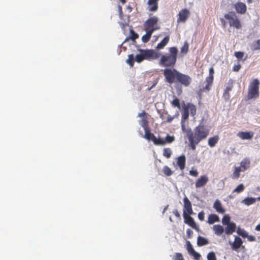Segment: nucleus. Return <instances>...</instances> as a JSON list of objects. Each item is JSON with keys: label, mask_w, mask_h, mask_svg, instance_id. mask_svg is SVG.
<instances>
[{"label": "nucleus", "mask_w": 260, "mask_h": 260, "mask_svg": "<svg viewBox=\"0 0 260 260\" xmlns=\"http://www.w3.org/2000/svg\"><path fill=\"white\" fill-rule=\"evenodd\" d=\"M163 74L166 81L171 84L178 83L184 87H188L192 82V79L189 76L181 73L174 68L165 69Z\"/></svg>", "instance_id": "obj_1"}, {"label": "nucleus", "mask_w": 260, "mask_h": 260, "mask_svg": "<svg viewBox=\"0 0 260 260\" xmlns=\"http://www.w3.org/2000/svg\"><path fill=\"white\" fill-rule=\"evenodd\" d=\"M209 134V129L206 126L201 124L196 126L193 131L189 130L188 139L190 148L194 150L197 145L201 141L206 139Z\"/></svg>", "instance_id": "obj_2"}, {"label": "nucleus", "mask_w": 260, "mask_h": 260, "mask_svg": "<svg viewBox=\"0 0 260 260\" xmlns=\"http://www.w3.org/2000/svg\"><path fill=\"white\" fill-rule=\"evenodd\" d=\"M178 52V49L176 47L169 48V53L161 56L159 64L166 68L173 69L176 63Z\"/></svg>", "instance_id": "obj_3"}, {"label": "nucleus", "mask_w": 260, "mask_h": 260, "mask_svg": "<svg viewBox=\"0 0 260 260\" xmlns=\"http://www.w3.org/2000/svg\"><path fill=\"white\" fill-rule=\"evenodd\" d=\"M183 111L181 113L182 120L185 121L188 118L189 112L192 116H194L196 114V107L195 105L191 103L185 104L183 102L182 105Z\"/></svg>", "instance_id": "obj_4"}, {"label": "nucleus", "mask_w": 260, "mask_h": 260, "mask_svg": "<svg viewBox=\"0 0 260 260\" xmlns=\"http://www.w3.org/2000/svg\"><path fill=\"white\" fill-rule=\"evenodd\" d=\"M224 17L228 21L231 27H233L238 29L241 28V22L234 12H229L228 13L224 14Z\"/></svg>", "instance_id": "obj_5"}, {"label": "nucleus", "mask_w": 260, "mask_h": 260, "mask_svg": "<svg viewBox=\"0 0 260 260\" xmlns=\"http://www.w3.org/2000/svg\"><path fill=\"white\" fill-rule=\"evenodd\" d=\"M259 82L257 79H253L249 84L248 89V99H255L259 96Z\"/></svg>", "instance_id": "obj_6"}, {"label": "nucleus", "mask_w": 260, "mask_h": 260, "mask_svg": "<svg viewBox=\"0 0 260 260\" xmlns=\"http://www.w3.org/2000/svg\"><path fill=\"white\" fill-rule=\"evenodd\" d=\"M158 22V18L156 16H153L148 18L144 23V28L145 30H150L154 29V31L160 29V26L157 24Z\"/></svg>", "instance_id": "obj_7"}, {"label": "nucleus", "mask_w": 260, "mask_h": 260, "mask_svg": "<svg viewBox=\"0 0 260 260\" xmlns=\"http://www.w3.org/2000/svg\"><path fill=\"white\" fill-rule=\"evenodd\" d=\"M139 51L142 53L144 60H154L158 58L160 56L159 53L152 49H140Z\"/></svg>", "instance_id": "obj_8"}, {"label": "nucleus", "mask_w": 260, "mask_h": 260, "mask_svg": "<svg viewBox=\"0 0 260 260\" xmlns=\"http://www.w3.org/2000/svg\"><path fill=\"white\" fill-rule=\"evenodd\" d=\"M145 134L143 136V137L147 140L148 141H152L154 144L155 145H158V144H161L162 142L159 141V138H157L155 136L151 133L149 128L144 129Z\"/></svg>", "instance_id": "obj_9"}, {"label": "nucleus", "mask_w": 260, "mask_h": 260, "mask_svg": "<svg viewBox=\"0 0 260 260\" xmlns=\"http://www.w3.org/2000/svg\"><path fill=\"white\" fill-rule=\"evenodd\" d=\"M190 15V12L187 9H184L181 10L178 14L177 22H185Z\"/></svg>", "instance_id": "obj_10"}, {"label": "nucleus", "mask_w": 260, "mask_h": 260, "mask_svg": "<svg viewBox=\"0 0 260 260\" xmlns=\"http://www.w3.org/2000/svg\"><path fill=\"white\" fill-rule=\"evenodd\" d=\"M183 218L184 222L195 230H198L199 227L197 225L192 217L185 212H183Z\"/></svg>", "instance_id": "obj_11"}, {"label": "nucleus", "mask_w": 260, "mask_h": 260, "mask_svg": "<svg viewBox=\"0 0 260 260\" xmlns=\"http://www.w3.org/2000/svg\"><path fill=\"white\" fill-rule=\"evenodd\" d=\"M209 179L208 177L206 175L201 176L200 178H199L195 184V186L196 188H201L204 186L208 182Z\"/></svg>", "instance_id": "obj_12"}, {"label": "nucleus", "mask_w": 260, "mask_h": 260, "mask_svg": "<svg viewBox=\"0 0 260 260\" xmlns=\"http://www.w3.org/2000/svg\"><path fill=\"white\" fill-rule=\"evenodd\" d=\"M184 202V212L187 214L190 215L193 213L191 204L187 197H185L183 199Z\"/></svg>", "instance_id": "obj_13"}, {"label": "nucleus", "mask_w": 260, "mask_h": 260, "mask_svg": "<svg viewBox=\"0 0 260 260\" xmlns=\"http://www.w3.org/2000/svg\"><path fill=\"white\" fill-rule=\"evenodd\" d=\"M233 80L230 79L226 84L225 89L224 90L223 95L226 99H229L230 98V91H231L233 88Z\"/></svg>", "instance_id": "obj_14"}, {"label": "nucleus", "mask_w": 260, "mask_h": 260, "mask_svg": "<svg viewBox=\"0 0 260 260\" xmlns=\"http://www.w3.org/2000/svg\"><path fill=\"white\" fill-rule=\"evenodd\" d=\"M234 8L236 12L241 14L245 13L247 10V7L246 5L242 2H238L235 4Z\"/></svg>", "instance_id": "obj_15"}, {"label": "nucleus", "mask_w": 260, "mask_h": 260, "mask_svg": "<svg viewBox=\"0 0 260 260\" xmlns=\"http://www.w3.org/2000/svg\"><path fill=\"white\" fill-rule=\"evenodd\" d=\"M159 0H148V10L149 12H156L158 9V3Z\"/></svg>", "instance_id": "obj_16"}, {"label": "nucleus", "mask_w": 260, "mask_h": 260, "mask_svg": "<svg viewBox=\"0 0 260 260\" xmlns=\"http://www.w3.org/2000/svg\"><path fill=\"white\" fill-rule=\"evenodd\" d=\"M254 134L252 132H239L237 134L238 136L242 140H250L253 137Z\"/></svg>", "instance_id": "obj_17"}, {"label": "nucleus", "mask_w": 260, "mask_h": 260, "mask_svg": "<svg viewBox=\"0 0 260 260\" xmlns=\"http://www.w3.org/2000/svg\"><path fill=\"white\" fill-rule=\"evenodd\" d=\"M226 226L224 229L225 234L228 235H232L236 230V224L235 222H232L231 223L226 224Z\"/></svg>", "instance_id": "obj_18"}, {"label": "nucleus", "mask_w": 260, "mask_h": 260, "mask_svg": "<svg viewBox=\"0 0 260 260\" xmlns=\"http://www.w3.org/2000/svg\"><path fill=\"white\" fill-rule=\"evenodd\" d=\"M186 158L184 155H180L177 158V165L181 170L184 169L185 167Z\"/></svg>", "instance_id": "obj_19"}, {"label": "nucleus", "mask_w": 260, "mask_h": 260, "mask_svg": "<svg viewBox=\"0 0 260 260\" xmlns=\"http://www.w3.org/2000/svg\"><path fill=\"white\" fill-rule=\"evenodd\" d=\"M250 165V161L249 158H244L240 163V166L239 167L242 172H244L246 170L249 168Z\"/></svg>", "instance_id": "obj_20"}, {"label": "nucleus", "mask_w": 260, "mask_h": 260, "mask_svg": "<svg viewBox=\"0 0 260 260\" xmlns=\"http://www.w3.org/2000/svg\"><path fill=\"white\" fill-rule=\"evenodd\" d=\"M213 208L219 213L223 214L225 211V210L222 207L220 201L218 200H216L214 202Z\"/></svg>", "instance_id": "obj_21"}, {"label": "nucleus", "mask_w": 260, "mask_h": 260, "mask_svg": "<svg viewBox=\"0 0 260 260\" xmlns=\"http://www.w3.org/2000/svg\"><path fill=\"white\" fill-rule=\"evenodd\" d=\"M175 140V137L172 136H170L169 135H167L165 139H163L162 138H159V141L162 142L161 144H158L159 146L165 145L167 143H171L174 142Z\"/></svg>", "instance_id": "obj_22"}, {"label": "nucleus", "mask_w": 260, "mask_h": 260, "mask_svg": "<svg viewBox=\"0 0 260 260\" xmlns=\"http://www.w3.org/2000/svg\"><path fill=\"white\" fill-rule=\"evenodd\" d=\"M212 228L214 234L218 236H221L224 232L223 227L220 224L214 225Z\"/></svg>", "instance_id": "obj_23"}, {"label": "nucleus", "mask_w": 260, "mask_h": 260, "mask_svg": "<svg viewBox=\"0 0 260 260\" xmlns=\"http://www.w3.org/2000/svg\"><path fill=\"white\" fill-rule=\"evenodd\" d=\"M242 243L243 242L241 239L238 236H236L235 238L234 242L232 245V249L234 250L238 249L241 247Z\"/></svg>", "instance_id": "obj_24"}, {"label": "nucleus", "mask_w": 260, "mask_h": 260, "mask_svg": "<svg viewBox=\"0 0 260 260\" xmlns=\"http://www.w3.org/2000/svg\"><path fill=\"white\" fill-rule=\"evenodd\" d=\"M169 40H170V36H166L164 38V39L160 43H159L157 44L156 48L158 50L164 48L165 47V46L168 43Z\"/></svg>", "instance_id": "obj_25"}, {"label": "nucleus", "mask_w": 260, "mask_h": 260, "mask_svg": "<svg viewBox=\"0 0 260 260\" xmlns=\"http://www.w3.org/2000/svg\"><path fill=\"white\" fill-rule=\"evenodd\" d=\"M145 31H146V34L143 35L142 37V41L143 43H147L150 40V39L151 37V36H152L153 32H154V29H151V30H150L149 31V30H145Z\"/></svg>", "instance_id": "obj_26"}, {"label": "nucleus", "mask_w": 260, "mask_h": 260, "mask_svg": "<svg viewBox=\"0 0 260 260\" xmlns=\"http://www.w3.org/2000/svg\"><path fill=\"white\" fill-rule=\"evenodd\" d=\"M218 221H219V218L216 214H212L209 215L207 222L209 224H212Z\"/></svg>", "instance_id": "obj_27"}, {"label": "nucleus", "mask_w": 260, "mask_h": 260, "mask_svg": "<svg viewBox=\"0 0 260 260\" xmlns=\"http://www.w3.org/2000/svg\"><path fill=\"white\" fill-rule=\"evenodd\" d=\"M209 243L208 240L202 236H199L197 239V245L199 246H203Z\"/></svg>", "instance_id": "obj_28"}, {"label": "nucleus", "mask_w": 260, "mask_h": 260, "mask_svg": "<svg viewBox=\"0 0 260 260\" xmlns=\"http://www.w3.org/2000/svg\"><path fill=\"white\" fill-rule=\"evenodd\" d=\"M219 140V137L218 136H215L213 137L210 138L208 140V145L211 147H214L217 143Z\"/></svg>", "instance_id": "obj_29"}, {"label": "nucleus", "mask_w": 260, "mask_h": 260, "mask_svg": "<svg viewBox=\"0 0 260 260\" xmlns=\"http://www.w3.org/2000/svg\"><path fill=\"white\" fill-rule=\"evenodd\" d=\"M214 77L212 76H208L206 79V82H207V84L204 88V89L207 90H209L210 89V87L213 82Z\"/></svg>", "instance_id": "obj_30"}, {"label": "nucleus", "mask_w": 260, "mask_h": 260, "mask_svg": "<svg viewBox=\"0 0 260 260\" xmlns=\"http://www.w3.org/2000/svg\"><path fill=\"white\" fill-rule=\"evenodd\" d=\"M256 199L254 198L247 197L242 201V203L246 205L249 206L255 202Z\"/></svg>", "instance_id": "obj_31"}, {"label": "nucleus", "mask_w": 260, "mask_h": 260, "mask_svg": "<svg viewBox=\"0 0 260 260\" xmlns=\"http://www.w3.org/2000/svg\"><path fill=\"white\" fill-rule=\"evenodd\" d=\"M242 171V170L239 167H235V171L232 175L233 179H238L240 177V173Z\"/></svg>", "instance_id": "obj_32"}, {"label": "nucleus", "mask_w": 260, "mask_h": 260, "mask_svg": "<svg viewBox=\"0 0 260 260\" xmlns=\"http://www.w3.org/2000/svg\"><path fill=\"white\" fill-rule=\"evenodd\" d=\"M126 63L128 64L131 67H133L135 62L134 56L133 54L128 55V59L126 61Z\"/></svg>", "instance_id": "obj_33"}, {"label": "nucleus", "mask_w": 260, "mask_h": 260, "mask_svg": "<svg viewBox=\"0 0 260 260\" xmlns=\"http://www.w3.org/2000/svg\"><path fill=\"white\" fill-rule=\"evenodd\" d=\"M162 171L164 174L167 176H170L173 174V171L167 166H165L162 169Z\"/></svg>", "instance_id": "obj_34"}, {"label": "nucleus", "mask_w": 260, "mask_h": 260, "mask_svg": "<svg viewBox=\"0 0 260 260\" xmlns=\"http://www.w3.org/2000/svg\"><path fill=\"white\" fill-rule=\"evenodd\" d=\"M147 117H143L140 122V124L143 127L144 129L148 128Z\"/></svg>", "instance_id": "obj_35"}, {"label": "nucleus", "mask_w": 260, "mask_h": 260, "mask_svg": "<svg viewBox=\"0 0 260 260\" xmlns=\"http://www.w3.org/2000/svg\"><path fill=\"white\" fill-rule=\"evenodd\" d=\"M172 153V150L169 148H166L163 150V155L167 158H169L171 157Z\"/></svg>", "instance_id": "obj_36"}, {"label": "nucleus", "mask_w": 260, "mask_h": 260, "mask_svg": "<svg viewBox=\"0 0 260 260\" xmlns=\"http://www.w3.org/2000/svg\"><path fill=\"white\" fill-rule=\"evenodd\" d=\"M171 104L174 107H177L178 109H181L179 100L176 96H175V98L171 102Z\"/></svg>", "instance_id": "obj_37"}, {"label": "nucleus", "mask_w": 260, "mask_h": 260, "mask_svg": "<svg viewBox=\"0 0 260 260\" xmlns=\"http://www.w3.org/2000/svg\"><path fill=\"white\" fill-rule=\"evenodd\" d=\"M139 38V35L136 33L133 29L130 30V36L129 39L133 41H135L136 39Z\"/></svg>", "instance_id": "obj_38"}, {"label": "nucleus", "mask_w": 260, "mask_h": 260, "mask_svg": "<svg viewBox=\"0 0 260 260\" xmlns=\"http://www.w3.org/2000/svg\"><path fill=\"white\" fill-rule=\"evenodd\" d=\"M245 189L244 185L243 184H240L234 190L233 192L240 193L242 192Z\"/></svg>", "instance_id": "obj_39"}, {"label": "nucleus", "mask_w": 260, "mask_h": 260, "mask_svg": "<svg viewBox=\"0 0 260 260\" xmlns=\"http://www.w3.org/2000/svg\"><path fill=\"white\" fill-rule=\"evenodd\" d=\"M231 218L229 215H225L222 219V223L223 225H226L231 223L230 221Z\"/></svg>", "instance_id": "obj_40"}, {"label": "nucleus", "mask_w": 260, "mask_h": 260, "mask_svg": "<svg viewBox=\"0 0 260 260\" xmlns=\"http://www.w3.org/2000/svg\"><path fill=\"white\" fill-rule=\"evenodd\" d=\"M188 51V44L187 42L184 43L183 46L181 48V53L183 54H186Z\"/></svg>", "instance_id": "obj_41"}, {"label": "nucleus", "mask_w": 260, "mask_h": 260, "mask_svg": "<svg viewBox=\"0 0 260 260\" xmlns=\"http://www.w3.org/2000/svg\"><path fill=\"white\" fill-rule=\"evenodd\" d=\"M237 233L243 238L248 237V233L244 229L239 228L237 230Z\"/></svg>", "instance_id": "obj_42"}, {"label": "nucleus", "mask_w": 260, "mask_h": 260, "mask_svg": "<svg viewBox=\"0 0 260 260\" xmlns=\"http://www.w3.org/2000/svg\"><path fill=\"white\" fill-rule=\"evenodd\" d=\"M253 50H260V39L257 40L254 43L252 44Z\"/></svg>", "instance_id": "obj_43"}, {"label": "nucleus", "mask_w": 260, "mask_h": 260, "mask_svg": "<svg viewBox=\"0 0 260 260\" xmlns=\"http://www.w3.org/2000/svg\"><path fill=\"white\" fill-rule=\"evenodd\" d=\"M208 260H217L215 254L214 252H210L207 255Z\"/></svg>", "instance_id": "obj_44"}, {"label": "nucleus", "mask_w": 260, "mask_h": 260, "mask_svg": "<svg viewBox=\"0 0 260 260\" xmlns=\"http://www.w3.org/2000/svg\"><path fill=\"white\" fill-rule=\"evenodd\" d=\"M135 60L138 63H140L144 60V58H143L142 54L140 52V54H137L135 57Z\"/></svg>", "instance_id": "obj_45"}, {"label": "nucleus", "mask_w": 260, "mask_h": 260, "mask_svg": "<svg viewBox=\"0 0 260 260\" xmlns=\"http://www.w3.org/2000/svg\"><path fill=\"white\" fill-rule=\"evenodd\" d=\"M173 259L174 260H184L183 255L181 253H176Z\"/></svg>", "instance_id": "obj_46"}, {"label": "nucleus", "mask_w": 260, "mask_h": 260, "mask_svg": "<svg viewBox=\"0 0 260 260\" xmlns=\"http://www.w3.org/2000/svg\"><path fill=\"white\" fill-rule=\"evenodd\" d=\"M244 52L241 51H238L235 52V56L236 57V58L238 59H242L244 56Z\"/></svg>", "instance_id": "obj_47"}, {"label": "nucleus", "mask_w": 260, "mask_h": 260, "mask_svg": "<svg viewBox=\"0 0 260 260\" xmlns=\"http://www.w3.org/2000/svg\"><path fill=\"white\" fill-rule=\"evenodd\" d=\"M187 249L190 254L194 251L192 245L189 241H187Z\"/></svg>", "instance_id": "obj_48"}, {"label": "nucleus", "mask_w": 260, "mask_h": 260, "mask_svg": "<svg viewBox=\"0 0 260 260\" xmlns=\"http://www.w3.org/2000/svg\"><path fill=\"white\" fill-rule=\"evenodd\" d=\"M190 255H192L194 259H196V260H199L200 259V257H201V255L198 253L197 252H196L195 250L192 252Z\"/></svg>", "instance_id": "obj_49"}, {"label": "nucleus", "mask_w": 260, "mask_h": 260, "mask_svg": "<svg viewBox=\"0 0 260 260\" xmlns=\"http://www.w3.org/2000/svg\"><path fill=\"white\" fill-rule=\"evenodd\" d=\"M181 127H182V130L183 132L184 133H186V136L188 138V132L189 130H191V128L186 129L182 121Z\"/></svg>", "instance_id": "obj_50"}, {"label": "nucleus", "mask_w": 260, "mask_h": 260, "mask_svg": "<svg viewBox=\"0 0 260 260\" xmlns=\"http://www.w3.org/2000/svg\"><path fill=\"white\" fill-rule=\"evenodd\" d=\"M204 217H205V213L203 211H202L199 213L198 218L200 220L203 221L204 220Z\"/></svg>", "instance_id": "obj_51"}, {"label": "nucleus", "mask_w": 260, "mask_h": 260, "mask_svg": "<svg viewBox=\"0 0 260 260\" xmlns=\"http://www.w3.org/2000/svg\"><path fill=\"white\" fill-rule=\"evenodd\" d=\"M186 234L188 238H191L193 235V232L191 230L188 229L186 230Z\"/></svg>", "instance_id": "obj_52"}, {"label": "nucleus", "mask_w": 260, "mask_h": 260, "mask_svg": "<svg viewBox=\"0 0 260 260\" xmlns=\"http://www.w3.org/2000/svg\"><path fill=\"white\" fill-rule=\"evenodd\" d=\"M198 172L197 171V170H190L189 171V174L192 176H194V177H197L198 176Z\"/></svg>", "instance_id": "obj_53"}, {"label": "nucleus", "mask_w": 260, "mask_h": 260, "mask_svg": "<svg viewBox=\"0 0 260 260\" xmlns=\"http://www.w3.org/2000/svg\"><path fill=\"white\" fill-rule=\"evenodd\" d=\"M241 68V66L240 64L235 65L233 67V70L235 72H238L240 70Z\"/></svg>", "instance_id": "obj_54"}, {"label": "nucleus", "mask_w": 260, "mask_h": 260, "mask_svg": "<svg viewBox=\"0 0 260 260\" xmlns=\"http://www.w3.org/2000/svg\"><path fill=\"white\" fill-rule=\"evenodd\" d=\"M173 213L174 214V215L177 217L178 218V219H180L181 217H180V215L179 213V212L178 211V210L177 209H174L173 211Z\"/></svg>", "instance_id": "obj_55"}, {"label": "nucleus", "mask_w": 260, "mask_h": 260, "mask_svg": "<svg viewBox=\"0 0 260 260\" xmlns=\"http://www.w3.org/2000/svg\"><path fill=\"white\" fill-rule=\"evenodd\" d=\"M246 238H247L248 240L250 242H253L255 241V237L254 236H249L248 235V237H246Z\"/></svg>", "instance_id": "obj_56"}, {"label": "nucleus", "mask_w": 260, "mask_h": 260, "mask_svg": "<svg viewBox=\"0 0 260 260\" xmlns=\"http://www.w3.org/2000/svg\"><path fill=\"white\" fill-rule=\"evenodd\" d=\"M138 116L142 117H147V113L145 111H143L142 112L139 113Z\"/></svg>", "instance_id": "obj_57"}, {"label": "nucleus", "mask_w": 260, "mask_h": 260, "mask_svg": "<svg viewBox=\"0 0 260 260\" xmlns=\"http://www.w3.org/2000/svg\"><path fill=\"white\" fill-rule=\"evenodd\" d=\"M214 73V69H213V67H211V68L209 69V76L213 77Z\"/></svg>", "instance_id": "obj_58"}, {"label": "nucleus", "mask_w": 260, "mask_h": 260, "mask_svg": "<svg viewBox=\"0 0 260 260\" xmlns=\"http://www.w3.org/2000/svg\"><path fill=\"white\" fill-rule=\"evenodd\" d=\"M156 84H157V82H154L151 87L147 88V90L150 91L151 89H152L153 87H154L155 86Z\"/></svg>", "instance_id": "obj_59"}, {"label": "nucleus", "mask_w": 260, "mask_h": 260, "mask_svg": "<svg viewBox=\"0 0 260 260\" xmlns=\"http://www.w3.org/2000/svg\"><path fill=\"white\" fill-rule=\"evenodd\" d=\"M220 21H221L223 26L224 27L225 26V24H226V22L224 20V19L223 18H220Z\"/></svg>", "instance_id": "obj_60"}, {"label": "nucleus", "mask_w": 260, "mask_h": 260, "mask_svg": "<svg viewBox=\"0 0 260 260\" xmlns=\"http://www.w3.org/2000/svg\"><path fill=\"white\" fill-rule=\"evenodd\" d=\"M255 230L257 231H260V223L256 226Z\"/></svg>", "instance_id": "obj_61"}, {"label": "nucleus", "mask_w": 260, "mask_h": 260, "mask_svg": "<svg viewBox=\"0 0 260 260\" xmlns=\"http://www.w3.org/2000/svg\"><path fill=\"white\" fill-rule=\"evenodd\" d=\"M127 9H128L129 10V12H131L132 11V8H131V6H128L127 7Z\"/></svg>", "instance_id": "obj_62"}, {"label": "nucleus", "mask_w": 260, "mask_h": 260, "mask_svg": "<svg viewBox=\"0 0 260 260\" xmlns=\"http://www.w3.org/2000/svg\"><path fill=\"white\" fill-rule=\"evenodd\" d=\"M122 4H124L126 3V0H119Z\"/></svg>", "instance_id": "obj_63"}, {"label": "nucleus", "mask_w": 260, "mask_h": 260, "mask_svg": "<svg viewBox=\"0 0 260 260\" xmlns=\"http://www.w3.org/2000/svg\"><path fill=\"white\" fill-rule=\"evenodd\" d=\"M119 11H120V12H122V8L120 6H119Z\"/></svg>", "instance_id": "obj_64"}]
</instances>
